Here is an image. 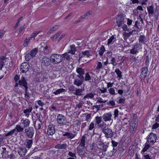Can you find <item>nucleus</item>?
I'll return each mask as SVG.
<instances>
[{
  "instance_id": "nucleus-1",
  "label": "nucleus",
  "mask_w": 159,
  "mask_h": 159,
  "mask_svg": "<svg viewBox=\"0 0 159 159\" xmlns=\"http://www.w3.org/2000/svg\"><path fill=\"white\" fill-rule=\"evenodd\" d=\"M117 26L121 28L124 31L129 32L130 30L129 28L125 24L126 21H125V18L123 17H120L117 19L116 21Z\"/></svg>"
},
{
  "instance_id": "nucleus-2",
  "label": "nucleus",
  "mask_w": 159,
  "mask_h": 159,
  "mask_svg": "<svg viewBox=\"0 0 159 159\" xmlns=\"http://www.w3.org/2000/svg\"><path fill=\"white\" fill-rule=\"evenodd\" d=\"M63 60V56L61 55L53 54L50 58V61L54 64H58L61 62Z\"/></svg>"
},
{
  "instance_id": "nucleus-3",
  "label": "nucleus",
  "mask_w": 159,
  "mask_h": 159,
  "mask_svg": "<svg viewBox=\"0 0 159 159\" xmlns=\"http://www.w3.org/2000/svg\"><path fill=\"white\" fill-rule=\"evenodd\" d=\"M127 122H129V124L130 126V132L131 133H133V132L135 131L136 129L137 126L136 122L134 121V120H133L131 121V123H130V122H129V120H128L127 119H125L123 120V121L122 122L123 125H127Z\"/></svg>"
},
{
  "instance_id": "nucleus-4",
  "label": "nucleus",
  "mask_w": 159,
  "mask_h": 159,
  "mask_svg": "<svg viewBox=\"0 0 159 159\" xmlns=\"http://www.w3.org/2000/svg\"><path fill=\"white\" fill-rule=\"evenodd\" d=\"M141 48L140 45L139 43H136L130 50V53L132 54H137Z\"/></svg>"
},
{
  "instance_id": "nucleus-5",
  "label": "nucleus",
  "mask_w": 159,
  "mask_h": 159,
  "mask_svg": "<svg viewBox=\"0 0 159 159\" xmlns=\"http://www.w3.org/2000/svg\"><path fill=\"white\" fill-rule=\"evenodd\" d=\"M157 139L156 135L151 133L148 137L147 141L148 143L150 144H153L156 142Z\"/></svg>"
},
{
  "instance_id": "nucleus-6",
  "label": "nucleus",
  "mask_w": 159,
  "mask_h": 159,
  "mask_svg": "<svg viewBox=\"0 0 159 159\" xmlns=\"http://www.w3.org/2000/svg\"><path fill=\"white\" fill-rule=\"evenodd\" d=\"M57 121L61 126L63 125L66 123V117L62 115L58 114L57 118Z\"/></svg>"
},
{
  "instance_id": "nucleus-7",
  "label": "nucleus",
  "mask_w": 159,
  "mask_h": 159,
  "mask_svg": "<svg viewBox=\"0 0 159 159\" xmlns=\"http://www.w3.org/2000/svg\"><path fill=\"white\" fill-rule=\"evenodd\" d=\"M102 131L105 134V136L107 138H111L113 136V132L111 129L107 127H105Z\"/></svg>"
},
{
  "instance_id": "nucleus-8",
  "label": "nucleus",
  "mask_w": 159,
  "mask_h": 159,
  "mask_svg": "<svg viewBox=\"0 0 159 159\" xmlns=\"http://www.w3.org/2000/svg\"><path fill=\"white\" fill-rule=\"evenodd\" d=\"M30 68L29 64L26 62L23 63L20 66V70L23 73H26Z\"/></svg>"
},
{
  "instance_id": "nucleus-9",
  "label": "nucleus",
  "mask_w": 159,
  "mask_h": 159,
  "mask_svg": "<svg viewBox=\"0 0 159 159\" xmlns=\"http://www.w3.org/2000/svg\"><path fill=\"white\" fill-rule=\"evenodd\" d=\"M55 129L52 125H49L48 126L47 133L48 135H52L55 133Z\"/></svg>"
},
{
  "instance_id": "nucleus-10",
  "label": "nucleus",
  "mask_w": 159,
  "mask_h": 159,
  "mask_svg": "<svg viewBox=\"0 0 159 159\" xmlns=\"http://www.w3.org/2000/svg\"><path fill=\"white\" fill-rule=\"evenodd\" d=\"M112 116V114L110 112H108L105 113L103 115L102 118L105 121H110L111 120V123L113 121L111 119Z\"/></svg>"
},
{
  "instance_id": "nucleus-11",
  "label": "nucleus",
  "mask_w": 159,
  "mask_h": 159,
  "mask_svg": "<svg viewBox=\"0 0 159 159\" xmlns=\"http://www.w3.org/2000/svg\"><path fill=\"white\" fill-rule=\"evenodd\" d=\"M25 132L27 136L30 138H31L34 134V130L32 127L29 128L25 129Z\"/></svg>"
},
{
  "instance_id": "nucleus-12",
  "label": "nucleus",
  "mask_w": 159,
  "mask_h": 159,
  "mask_svg": "<svg viewBox=\"0 0 159 159\" xmlns=\"http://www.w3.org/2000/svg\"><path fill=\"white\" fill-rule=\"evenodd\" d=\"M30 123V121L28 119H21L20 121V124L23 127V128L28 127Z\"/></svg>"
},
{
  "instance_id": "nucleus-13",
  "label": "nucleus",
  "mask_w": 159,
  "mask_h": 159,
  "mask_svg": "<svg viewBox=\"0 0 159 159\" xmlns=\"http://www.w3.org/2000/svg\"><path fill=\"white\" fill-rule=\"evenodd\" d=\"M19 83L20 85L23 86L26 90H27L28 89V86L27 83L26 82V80L25 78L22 76L20 80L19 81Z\"/></svg>"
},
{
  "instance_id": "nucleus-14",
  "label": "nucleus",
  "mask_w": 159,
  "mask_h": 159,
  "mask_svg": "<svg viewBox=\"0 0 159 159\" xmlns=\"http://www.w3.org/2000/svg\"><path fill=\"white\" fill-rule=\"evenodd\" d=\"M27 150L25 148H20L18 151V153L21 157L24 156L27 153Z\"/></svg>"
},
{
  "instance_id": "nucleus-15",
  "label": "nucleus",
  "mask_w": 159,
  "mask_h": 159,
  "mask_svg": "<svg viewBox=\"0 0 159 159\" xmlns=\"http://www.w3.org/2000/svg\"><path fill=\"white\" fill-rule=\"evenodd\" d=\"M50 62H51L50 59L46 57H44L42 61V65L43 66L48 65L50 64Z\"/></svg>"
},
{
  "instance_id": "nucleus-16",
  "label": "nucleus",
  "mask_w": 159,
  "mask_h": 159,
  "mask_svg": "<svg viewBox=\"0 0 159 159\" xmlns=\"http://www.w3.org/2000/svg\"><path fill=\"white\" fill-rule=\"evenodd\" d=\"M32 107H30L29 108H26L23 110V112L25 114V116L27 118L29 117L30 113L32 110Z\"/></svg>"
},
{
  "instance_id": "nucleus-17",
  "label": "nucleus",
  "mask_w": 159,
  "mask_h": 159,
  "mask_svg": "<svg viewBox=\"0 0 159 159\" xmlns=\"http://www.w3.org/2000/svg\"><path fill=\"white\" fill-rule=\"evenodd\" d=\"M48 48V46L44 43H41L39 45V50L41 52L45 51Z\"/></svg>"
},
{
  "instance_id": "nucleus-18",
  "label": "nucleus",
  "mask_w": 159,
  "mask_h": 159,
  "mask_svg": "<svg viewBox=\"0 0 159 159\" xmlns=\"http://www.w3.org/2000/svg\"><path fill=\"white\" fill-rule=\"evenodd\" d=\"M93 76H94V74L92 72L86 73L85 76V80L88 81L90 80L91 77H93Z\"/></svg>"
},
{
  "instance_id": "nucleus-19",
  "label": "nucleus",
  "mask_w": 159,
  "mask_h": 159,
  "mask_svg": "<svg viewBox=\"0 0 159 159\" xmlns=\"http://www.w3.org/2000/svg\"><path fill=\"white\" fill-rule=\"evenodd\" d=\"M79 59L80 61H82L83 62L86 61H88L85 57L83 52L80 53L79 54Z\"/></svg>"
},
{
  "instance_id": "nucleus-20",
  "label": "nucleus",
  "mask_w": 159,
  "mask_h": 159,
  "mask_svg": "<svg viewBox=\"0 0 159 159\" xmlns=\"http://www.w3.org/2000/svg\"><path fill=\"white\" fill-rule=\"evenodd\" d=\"M139 40L140 43L143 44L147 42L148 40L145 36L141 35L139 38Z\"/></svg>"
},
{
  "instance_id": "nucleus-21",
  "label": "nucleus",
  "mask_w": 159,
  "mask_h": 159,
  "mask_svg": "<svg viewBox=\"0 0 159 159\" xmlns=\"http://www.w3.org/2000/svg\"><path fill=\"white\" fill-rule=\"evenodd\" d=\"M17 133L16 129H14L10 131L8 133L6 134L5 136H8L11 135L13 136H14L17 135Z\"/></svg>"
},
{
  "instance_id": "nucleus-22",
  "label": "nucleus",
  "mask_w": 159,
  "mask_h": 159,
  "mask_svg": "<svg viewBox=\"0 0 159 159\" xmlns=\"http://www.w3.org/2000/svg\"><path fill=\"white\" fill-rule=\"evenodd\" d=\"M85 138L84 136H83L80 140V143L79 146L82 148L83 149L84 148V147L85 145Z\"/></svg>"
},
{
  "instance_id": "nucleus-23",
  "label": "nucleus",
  "mask_w": 159,
  "mask_h": 159,
  "mask_svg": "<svg viewBox=\"0 0 159 159\" xmlns=\"http://www.w3.org/2000/svg\"><path fill=\"white\" fill-rule=\"evenodd\" d=\"M63 135L64 136H67L68 138L72 139L75 137V135L72 133L66 132L65 134H63Z\"/></svg>"
},
{
  "instance_id": "nucleus-24",
  "label": "nucleus",
  "mask_w": 159,
  "mask_h": 159,
  "mask_svg": "<svg viewBox=\"0 0 159 159\" xmlns=\"http://www.w3.org/2000/svg\"><path fill=\"white\" fill-rule=\"evenodd\" d=\"M33 143V140L32 139H27L26 140L25 145L28 148H31Z\"/></svg>"
},
{
  "instance_id": "nucleus-25",
  "label": "nucleus",
  "mask_w": 159,
  "mask_h": 159,
  "mask_svg": "<svg viewBox=\"0 0 159 159\" xmlns=\"http://www.w3.org/2000/svg\"><path fill=\"white\" fill-rule=\"evenodd\" d=\"M70 49L68 52L69 53L74 54L76 51L75 45H72L70 46Z\"/></svg>"
},
{
  "instance_id": "nucleus-26",
  "label": "nucleus",
  "mask_w": 159,
  "mask_h": 159,
  "mask_svg": "<svg viewBox=\"0 0 159 159\" xmlns=\"http://www.w3.org/2000/svg\"><path fill=\"white\" fill-rule=\"evenodd\" d=\"M148 70V68L147 67H143L142 69L141 74L144 77L147 76Z\"/></svg>"
},
{
  "instance_id": "nucleus-27",
  "label": "nucleus",
  "mask_w": 159,
  "mask_h": 159,
  "mask_svg": "<svg viewBox=\"0 0 159 159\" xmlns=\"http://www.w3.org/2000/svg\"><path fill=\"white\" fill-rule=\"evenodd\" d=\"M94 121V122L96 123L97 125H98V126H99V127H100L99 124L102 121V118L101 117L96 116Z\"/></svg>"
},
{
  "instance_id": "nucleus-28",
  "label": "nucleus",
  "mask_w": 159,
  "mask_h": 159,
  "mask_svg": "<svg viewBox=\"0 0 159 159\" xmlns=\"http://www.w3.org/2000/svg\"><path fill=\"white\" fill-rule=\"evenodd\" d=\"M67 144L66 143L57 144L55 146L56 149H64L66 148Z\"/></svg>"
},
{
  "instance_id": "nucleus-29",
  "label": "nucleus",
  "mask_w": 159,
  "mask_h": 159,
  "mask_svg": "<svg viewBox=\"0 0 159 159\" xmlns=\"http://www.w3.org/2000/svg\"><path fill=\"white\" fill-rule=\"evenodd\" d=\"M102 65L100 62H98L97 63V66L95 69L96 72H99L100 69L102 68Z\"/></svg>"
},
{
  "instance_id": "nucleus-30",
  "label": "nucleus",
  "mask_w": 159,
  "mask_h": 159,
  "mask_svg": "<svg viewBox=\"0 0 159 159\" xmlns=\"http://www.w3.org/2000/svg\"><path fill=\"white\" fill-rule=\"evenodd\" d=\"M15 129L16 130L17 132H21L23 130L24 128L20 124L17 125Z\"/></svg>"
},
{
  "instance_id": "nucleus-31",
  "label": "nucleus",
  "mask_w": 159,
  "mask_h": 159,
  "mask_svg": "<svg viewBox=\"0 0 159 159\" xmlns=\"http://www.w3.org/2000/svg\"><path fill=\"white\" fill-rule=\"evenodd\" d=\"M149 144H150L148 143L147 142L145 143L144 147L143 148L141 152V154H142L143 152H146L147 150L150 147Z\"/></svg>"
},
{
  "instance_id": "nucleus-32",
  "label": "nucleus",
  "mask_w": 159,
  "mask_h": 159,
  "mask_svg": "<svg viewBox=\"0 0 159 159\" xmlns=\"http://www.w3.org/2000/svg\"><path fill=\"white\" fill-rule=\"evenodd\" d=\"M83 52L87 59L90 58V57L92 55V53L90 51H86Z\"/></svg>"
},
{
  "instance_id": "nucleus-33",
  "label": "nucleus",
  "mask_w": 159,
  "mask_h": 159,
  "mask_svg": "<svg viewBox=\"0 0 159 159\" xmlns=\"http://www.w3.org/2000/svg\"><path fill=\"white\" fill-rule=\"evenodd\" d=\"M131 34V32L126 33L125 32H123V36L124 39L125 40H126L130 36Z\"/></svg>"
},
{
  "instance_id": "nucleus-34",
  "label": "nucleus",
  "mask_w": 159,
  "mask_h": 159,
  "mask_svg": "<svg viewBox=\"0 0 159 159\" xmlns=\"http://www.w3.org/2000/svg\"><path fill=\"white\" fill-rule=\"evenodd\" d=\"M82 80L79 79H75L74 81V84L77 86H80L82 84Z\"/></svg>"
},
{
  "instance_id": "nucleus-35",
  "label": "nucleus",
  "mask_w": 159,
  "mask_h": 159,
  "mask_svg": "<svg viewBox=\"0 0 159 159\" xmlns=\"http://www.w3.org/2000/svg\"><path fill=\"white\" fill-rule=\"evenodd\" d=\"M115 72L116 73L117 77H119L118 80H120L122 77V73L118 69H115Z\"/></svg>"
},
{
  "instance_id": "nucleus-36",
  "label": "nucleus",
  "mask_w": 159,
  "mask_h": 159,
  "mask_svg": "<svg viewBox=\"0 0 159 159\" xmlns=\"http://www.w3.org/2000/svg\"><path fill=\"white\" fill-rule=\"evenodd\" d=\"M115 39L114 36H111L109 39L107 40V44L109 45L111 44H112L113 43Z\"/></svg>"
},
{
  "instance_id": "nucleus-37",
  "label": "nucleus",
  "mask_w": 159,
  "mask_h": 159,
  "mask_svg": "<svg viewBox=\"0 0 159 159\" xmlns=\"http://www.w3.org/2000/svg\"><path fill=\"white\" fill-rule=\"evenodd\" d=\"M105 51V49L104 47L102 45L101 46L99 52V55L101 56H102Z\"/></svg>"
},
{
  "instance_id": "nucleus-38",
  "label": "nucleus",
  "mask_w": 159,
  "mask_h": 159,
  "mask_svg": "<svg viewBox=\"0 0 159 159\" xmlns=\"http://www.w3.org/2000/svg\"><path fill=\"white\" fill-rule=\"evenodd\" d=\"M147 10L149 14H152L154 12L153 7L152 6H150L147 7Z\"/></svg>"
},
{
  "instance_id": "nucleus-39",
  "label": "nucleus",
  "mask_w": 159,
  "mask_h": 159,
  "mask_svg": "<svg viewBox=\"0 0 159 159\" xmlns=\"http://www.w3.org/2000/svg\"><path fill=\"white\" fill-rule=\"evenodd\" d=\"M83 149L82 148L80 147V146H78L77 148V152L78 154L80 155H81L84 153V151L83 150Z\"/></svg>"
},
{
  "instance_id": "nucleus-40",
  "label": "nucleus",
  "mask_w": 159,
  "mask_h": 159,
  "mask_svg": "<svg viewBox=\"0 0 159 159\" xmlns=\"http://www.w3.org/2000/svg\"><path fill=\"white\" fill-rule=\"evenodd\" d=\"M76 71L79 74L80 76L84 73V70L81 68H77L76 69Z\"/></svg>"
},
{
  "instance_id": "nucleus-41",
  "label": "nucleus",
  "mask_w": 159,
  "mask_h": 159,
  "mask_svg": "<svg viewBox=\"0 0 159 159\" xmlns=\"http://www.w3.org/2000/svg\"><path fill=\"white\" fill-rule=\"evenodd\" d=\"M25 60L28 61L33 57L30 53L26 54L25 55Z\"/></svg>"
},
{
  "instance_id": "nucleus-42",
  "label": "nucleus",
  "mask_w": 159,
  "mask_h": 159,
  "mask_svg": "<svg viewBox=\"0 0 159 159\" xmlns=\"http://www.w3.org/2000/svg\"><path fill=\"white\" fill-rule=\"evenodd\" d=\"M65 91V89H59L56 90V91L54 92L53 93L56 95L60 93H62Z\"/></svg>"
},
{
  "instance_id": "nucleus-43",
  "label": "nucleus",
  "mask_w": 159,
  "mask_h": 159,
  "mask_svg": "<svg viewBox=\"0 0 159 159\" xmlns=\"http://www.w3.org/2000/svg\"><path fill=\"white\" fill-rule=\"evenodd\" d=\"M61 32H59L57 33H56L55 34L53 35L51 37V38L52 40H54L56 39L59 36V35L61 34Z\"/></svg>"
},
{
  "instance_id": "nucleus-44",
  "label": "nucleus",
  "mask_w": 159,
  "mask_h": 159,
  "mask_svg": "<svg viewBox=\"0 0 159 159\" xmlns=\"http://www.w3.org/2000/svg\"><path fill=\"white\" fill-rule=\"evenodd\" d=\"M58 28V26L57 25L54 26L52 28H51L48 31V34H51L53 31L57 29Z\"/></svg>"
},
{
  "instance_id": "nucleus-45",
  "label": "nucleus",
  "mask_w": 159,
  "mask_h": 159,
  "mask_svg": "<svg viewBox=\"0 0 159 159\" xmlns=\"http://www.w3.org/2000/svg\"><path fill=\"white\" fill-rule=\"evenodd\" d=\"M83 91L82 89H78L74 93V94L77 96H80L81 95V93Z\"/></svg>"
},
{
  "instance_id": "nucleus-46",
  "label": "nucleus",
  "mask_w": 159,
  "mask_h": 159,
  "mask_svg": "<svg viewBox=\"0 0 159 159\" xmlns=\"http://www.w3.org/2000/svg\"><path fill=\"white\" fill-rule=\"evenodd\" d=\"M95 125L93 121L90 123L88 127V130H92L94 128Z\"/></svg>"
},
{
  "instance_id": "nucleus-47",
  "label": "nucleus",
  "mask_w": 159,
  "mask_h": 159,
  "mask_svg": "<svg viewBox=\"0 0 159 159\" xmlns=\"http://www.w3.org/2000/svg\"><path fill=\"white\" fill-rule=\"evenodd\" d=\"M37 52V49L36 48H34L30 52V53L32 56L33 57H35Z\"/></svg>"
},
{
  "instance_id": "nucleus-48",
  "label": "nucleus",
  "mask_w": 159,
  "mask_h": 159,
  "mask_svg": "<svg viewBox=\"0 0 159 159\" xmlns=\"http://www.w3.org/2000/svg\"><path fill=\"white\" fill-rule=\"evenodd\" d=\"M94 96V95L93 93H90L88 94H86L85 95L84 97V98H93Z\"/></svg>"
},
{
  "instance_id": "nucleus-49",
  "label": "nucleus",
  "mask_w": 159,
  "mask_h": 159,
  "mask_svg": "<svg viewBox=\"0 0 159 159\" xmlns=\"http://www.w3.org/2000/svg\"><path fill=\"white\" fill-rule=\"evenodd\" d=\"M30 39L29 38H26L24 42L23 43L24 47H27L29 43Z\"/></svg>"
},
{
  "instance_id": "nucleus-50",
  "label": "nucleus",
  "mask_w": 159,
  "mask_h": 159,
  "mask_svg": "<svg viewBox=\"0 0 159 159\" xmlns=\"http://www.w3.org/2000/svg\"><path fill=\"white\" fill-rule=\"evenodd\" d=\"M108 91L109 93L111 95H114L115 94V90L113 88H110L108 89Z\"/></svg>"
},
{
  "instance_id": "nucleus-51",
  "label": "nucleus",
  "mask_w": 159,
  "mask_h": 159,
  "mask_svg": "<svg viewBox=\"0 0 159 159\" xmlns=\"http://www.w3.org/2000/svg\"><path fill=\"white\" fill-rule=\"evenodd\" d=\"M85 120L87 121H90L91 119V115L90 113L85 114Z\"/></svg>"
},
{
  "instance_id": "nucleus-52",
  "label": "nucleus",
  "mask_w": 159,
  "mask_h": 159,
  "mask_svg": "<svg viewBox=\"0 0 159 159\" xmlns=\"http://www.w3.org/2000/svg\"><path fill=\"white\" fill-rule=\"evenodd\" d=\"M61 55H62L63 56V57L65 58L67 60H69L70 59V56L67 53H64Z\"/></svg>"
},
{
  "instance_id": "nucleus-53",
  "label": "nucleus",
  "mask_w": 159,
  "mask_h": 159,
  "mask_svg": "<svg viewBox=\"0 0 159 159\" xmlns=\"http://www.w3.org/2000/svg\"><path fill=\"white\" fill-rule=\"evenodd\" d=\"M125 21H126V22H127V24L128 26H129L131 25L133 20H130L129 18H125Z\"/></svg>"
},
{
  "instance_id": "nucleus-54",
  "label": "nucleus",
  "mask_w": 159,
  "mask_h": 159,
  "mask_svg": "<svg viewBox=\"0 0 159 159\" xmlns=\"http://www.w3.org/2000/svg\"><path fill=\"white\" fill-rule=\"evenodd\" d=\"M107 89L106 88H103L99 89V93L100 94L107 93Z\"/></svg>"
},
{
  "instance_id": "nucleus-55",
  "label": "nucleus",
  "mask_w": 159,
  "mask_h": 159,
  "mask_svg": "<svg viewBox=\"0 0 159 159\" xmlns=\"http://www.w3.org/2000/svg\"><path fill=\"white\" fill-rule=\"evenodd\" d=\"M102 146V150L104 152H105L107 151V148L108 147V146L107 145H105L103 143L101 144Z\"/></svg>"
},
{
  "instance_id": "nucleus-56",
  "label": "nucleus",
  "mask_w": 159,
  "mask_h": 159,
  "mask_svg": "<svg viewBox=\"0 0 159 159\" xmlns=\"http://www.w3.org/2000/svg\"><path fill=\"white\" fill-rule=\"evenodd\" d=\"M119 111L117 109H115L114 111V119H116V118L118 117V115Z\"/></svg>"
},
{
  "instance_id": "nucleus-57",
  "label": "nucleus",
  "mask_w": 159,
  "mask_h": 159,
  "mask_svg": "<svg viewBox=\"0 0 159 159\" xmlns=\"http://www.w3.org/2000/svg\"><path fill=\"white\" fill-rule=\"evenodd\" d=\"M40 31H39L33 33L30 35V37L29 38L30 39L33 38L36 36L39 33Z\"/></svg>"
},
{
  "instance_id": "nucleus-58",
  "label": "nucleus",
  "mask_w": 159,
  "mask_h": 159,
  "mask_svg": "<svg viewBox=\"0 0 159 159\" xmlns=\"http://www.w3.org/2000/svg\"><path fill=\"white\" fill-rule=\"evenodd\" d=\"M111 61L110 63L112 64L113 66H115L116 65L117 63L116 62V59L115 58L113 57L112 58Z\"/></svg>"
},
{
  "instance_id": "nucleus-59",
  "label": "nucleus",
  "mask_w": 159,
  "mask_h": 159,
  "mask_svg": "<svg viewBox=\"0 0 159 159\" xmlns=\"http://www.w3.org/2000/svg\"><path fill=\"white\" fill-rule=\"evenodd\" d=\"M142 159H152L148 154L143 155L142 157Z\"/></svg>"
},
{
  "instance_id": "nucleus-60",
  "label": "nucleus",
  "mask_w": 159,
  "mask_h": 159,
  "mask_svg": "<svg viewBox=\"0 0 159 159\" xmlns=\"http://www.w3.org/2000/svg\"><path fill=\"white\" fill-rule=\"evenodd\" d=\"M25 25H23V26L21 27V28L19 29V33H21L23 32L25 30Z\"/></svg>"
},
{
  "instance_id": "nucleus-61",
  "label": "nucleus",
  "mask_w": 159,
  "mask_h": 159,
  "mask_svg": "<svg viewBox=\"0 0 159 159\" xmlns=\"http://www.w3.org/2000/svg\"><path fill=\"white\" fill-rule=\"evenodd\" d=\"M22 17H21L20 18H19V19H18L17 23H16V24L14 26V28L15 29L16 28H17V27H18V26L19 25V21L21 20L22 19Z\"/></svg>"
},
{
  "instance_id": "nucleus-62",
  "label": "nucleus",
  "mask_w": 159,
  "mask_h": 159,
  "mask_svg": "<svg viewBox=\"0 0 159 159\" xmlns=\"http://www.w3.org/2000/svg\"><path fill=\"white\" fill-rule=\"evenodd\" d=\"M106 101L104 100L102 98H99L98 99L97 101V103H105L106 102Z\"/></svg>"
},
{
  "instance_id": "nucleus-63",
  "label": "nucleus",
  "mask_w": 159,
  "mask_h": 159,
  "mask_svg": "<svg viewBox=\"0 0 159 159\" xmlns=\"http://www.w3.org/2000/svg\"><path fill=\"white\" fill-rule=\"evenodd\" d=\"M106 83L107 84V88H111L114 84V83L113 82L111 83L109 82V83Z\"/></svg>"
},
{
  "instance_id": "nucleus-64",
  "label": "nucleus",
  "mask_w": 159,
  "mask_h": 159,
  "mask_svg": "<svg viewBox=\"0 0 159 159\" xmlns=\"http://www.w3.org/2000/svg\"><path fill=\"white\" fill-rule=\"evenodd\" d=\"M159 126V124L157 123H156L152 126V129H156Z\"/></svg>"
}]
</instances>
